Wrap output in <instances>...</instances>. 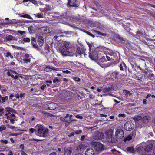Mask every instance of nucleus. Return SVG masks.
Listing matches in <instances>:
<instances>
[{
  "label": "nucleus",
  "mask_w": 155,
  "mask_h": 155,
  "mask_svg": "<svg viewBox=\"0 0 155 155\" xmlns=\"http://www.w3.org/2000/svg\"><path fill=\"white\" fill-rule=\"evenodd\" d=\"M69 43L66 42H63L61 45L60 48H58V51L63 56L68 55V53H71L69 49Z\"/></svg>",
  "instance_id": "obj_1"
},
{
  "label": "nucleus",
  "mask_w": 155,
  "mask_h": 155,
  "mask_svg": "<svg viewBox=\"0 0 155 155\" xmlns=\"http://www.w3.org/2000/svg\"><path fill=\"white\" fill-rule=\"evenodd\" d=\"M113 130L112 129L107 130L106 131V139L109 142L114 144L117 142L118 140L112 136Z\"/></svg>",
  "instance_id": "obj_2"
},
{
  "label": "nucleus",
  "mask_w": 155,
  "mask_h": 155,
  "mask_svg": "<svg viewBox=\"0 0 155 155\" xmlns=\"http://www.w3.org/2000/svg\"><path fill=\"white\" fill-rule=\"evenodd\" d=\"M36 128L37 130H36L35 134L38 136L45 137L48 133V130L47 129H45L44 127L41 125H37Z\"/></svg>",
  "instance_id": "obj_3"
},
{
  "label": "nucleus",
  "mask_w": 155,
  "mask_h": 155,
  "mask_svg": "<svg viewBox=\"0 0 155 155\" xmlns=\"http://www.w3.org/2000/svg\"><path fill=\"white\" fill-rule=\"evenodd\" d=\"M91 146H94L95 150L97 151H101L105 148V147L99 142H91Z\"/></svg>",
  "instance_id": "obj_4"
},
{
  "label": "nucleus",
  "mask_w": 155,
  "mask_h": 155,
  "mask_svg": "<svg viewBox=\"0 0 155 155\" xmlns=\"http://www.w3.org/2000/svg\"><path fill=\"white\" fill-rule=\"evenodd\" d=\"M68 2L67 6L69 7H78L79 6L80 3L78 0H68Z\"/></svg>",
  "instance_id": "obj_5"
},
{
  "label": "nucleus",
  "mask_w": 155,
  "mask_h": 155,
  "mask_svg": "<svg viewBox=\"0 0 155 155\" xmlns=\"http://www.w3.org/2000/svg\"><path fill=\"white\" fill-rule=\"evenodd\" d=\"M115 136L117 138L120 139L124 137V132L120 127L116 129Z\"/></svg>",
  "instance_id": "obj_6"
},
{
  "label": "nucleus",
  "mask_w": 155,
  "mask_h": 155,
  "mask_svg": "<svg viewBox=\"0 0 155 155\" xmlns=\"http://www.w3.org/2000/svg\"><path fill=\"white\" fill-rule=\"evenodd\" d=\"M134 124L130 121H127L124 125L125 129L127 131H131L134 128Z\"/></svg>",
  "instance_id": "obj_7"
},
{
  "label": "nucleus",
  "mask_w": 155,
  "mask_h": 155,
  "mask_svg": "<svg viewBox=\"0 0 155 155\" xmlns=\"http://www.w3.org/2000/svg\"><path fill=\"white\" fill-rule=\"evenodd\" d=\"M89 57L93 60L96 61L98 59V54L96 51H91L89 52Z\"/></svg>",
  "instance_id": "obj_8"
},
{
  "label": "nucleus",
  "mask_w": 155,
  "mask_h": 155,
  "mask_svg": "<svg viewBox=\"0 0 155 155\" xmlns=\"http://www.w3.org/2000/svg\"><path fill=\"white\" fill-rule=\"evenodd\" d=\"M104 138V135L101 132H97L96 133L94 136V138L96 140H101Z\"/></svg>",
  "instance_id": "obj_9"
},
{
  "label": "nucleus",
  "mask_w": 155,
  "mask_h": 155,
  "mask_svg": "<svg viewBox=\"0 0 155 155\" xmlns=\"http://www.w3.org/2000/svg\"><path fill=\"white\" fill-rule=\"evenodd\" d=\"M87 147V145L86 144L82 143L76 147V150L77 151L81 152Z\"/></svg>",
  "instance_id": "obj_10"
},
{
  "label": "nucleus",
  "mask_w": 155,
  "mask_h": 155,
  "mask_svg": "<svg viewBox=\"0 0 155 155\" xmlns=\"http://www.w3.org/2000/svg\"><path fill=\"white\" fill-rule=\"evenodd\" d=\"M154 145V143L153 142L150 143L149 144L146 145L144 148V150L147 152L150 151L152 150Z\"/></svg>",
  "instance_id": "obj_11"
},
{
  "label": "nucleus",
  "mask_w": 155,
  "mask_h": 155,
  "mask_svg": "<svg viewBox=\"0 0 155 155\" xmlns=\"http://www.w3.org/2000/svg\"><path fill=\"white\" fill-rule=\"evenodd\" d=\"M85 50L84 48L81 47H78L77 48L76 51L77 54L80 55H81L84 54V57H85L86 54L84 52Z\"/></svg>",
  "instance_id": "obj_12"
},
{
  "label": "nucleus",
  "mask_w": 155,
  "mask_h": 155,
  "mask_svg": "<svg viewBox=\"0 0 155 155\" xmlns=\"http://www.w3.org/2000/svg\"><path fill=\"white\" fill-rule=\"evenodd\" d=\"M57 104L54 103H48V108L51 110H53L56 108Z\"/></svg>",
  "instance_id": "obj_13"
},
{
  "label": "nucleus",
  "mask_w": 155,
  "mask_h": 155,
  "mask_svg": "<svg viewBox=\"0 0 155 155\" xmlns=\"http://www.w3.org/2000/svg\"><path fill=\"white\" fill-rule=\"evenodd\" d=\"M64 151V155H71L72 150L71 147L65 148Z\"/></svg>",
  "instance_id": "obj_14"
},
{
  "label": "nucleus",
  "mask_w": 155,
  "mask_h": 155,
  "mask_svg": "<svg viewBox=\"0 0 155 155\" xmlns=\"http://www.w3.org/2000/svg\"><path fill=\"white\" fill-rule=\"evenodd\" d=\"M94 150L91 148H88L85 152V155H94Z\"/></svg>",
  "instance_id": "obj_15"
},
{
  "label": "nucleus",
  "mask_w": 155,
  "mask_h": 155,
  "mask_svg": "<svg viewBox=\"0 0 155 155\" xmlns=\"http://www.w3.org/2000/svg\"><path fill=\"white\" fill-rule=\"evenodd\" d=\"M135 150V153H136L139 152V153H142V152L144 150L143 147L141 146H137L136 147V148Z\"/></svg>",
  "instance_id": "obj_16"
},
{
  "label": "nucleus",
  "mask_w": 155,
  "mask_h": 155,
  "mask_svg": "<svg viewBox=\"0 0 155 155\" xmlns=\"http://www.w3.org/2000/svg\"><path fill=\"white\" fill-rule=\"evenodd\" d=\"M151 119V118L149 116H146L142 119L143 122L145 123H147L149 122Z\"/></svg>",
  "instance_id": "obj_17"
},
{
  "label": "nucleus",
  "mask_w": 155,
  "mask_h": 155,
  "mask_svg": "<svg viewBox=\"0 0 155 155\" xmlns=\"http://www.w3.org/2000/svg\"><path fill=\"white\" fill-rule=\"evenodd\" d=\"M38 43L40 46H42L43 45L44 43L43 38L42 36H40L38 37Z\"/></svg>",
  "instance_id": "obj_18"
},
{
  "label": "nucleus",
  "mask_w": 155,
  "mask_h": 155,
  "mask_svg": "<svg viewBox=\"0 0 155 155\" xmlns=\"http://www.w3.org/2000/svg\"><path fill=\"white\" fill-rule=\"evenodd\" d=\"M5 40L8 41H11L13 40H15L16 39V38L12 36L11 35H9L6 38Z\"/></svg>",
  "instance_id": "obj_19"
},
{
  "label": "nucleus",
  "mask_w": 155,
  "mask_h": 155,
  "mask_svg": "<svg viewBox=\"0 0 155 155\" xmlns=\"http://www.w3.org/2000/svg\"><path fill=\"white\" fill-rule=\"evenodd\" d=\"M127 150L129 152L133 153H135V150L133 147H128L127 148Z\"/></svg>",
  "instance_id": "obj_20"
},
{
  "label": "nucleus",
  "mask_w": 155,
  "mask_h": 155,
  "mask_svg": "<svg viewBox=\"0 0 155 155\" xmlns=\"http://www.w3.org/2000/svg\"><path fill=\"white\" fill-rule=\"evenodd\" d=\"M19 15L21 17L26 18L29 19H32V18L30 16V15L27 14H25L24 15H21V14H19Z\"/></svg>",
  "instance_id": "obj_21"
},
{
  "label": "nucleus",
  "mask_w": 155,
  "mask_h": 155,
  "mask_svg": "<svg viewBox=\"0 0 155 155\" xmlns=\"http://www.w3.org/2000/svg\"><path fill=\"white\" fill-rule=\"evenodd\" d=\"M103 91L105 92H108L109 91H111L112 90V87H106L104 88L103 89Z\"/></svg>",
  "instance_id": "obj_22"
},
{
  "label": "nucleus",
  "mask_w": 155,
  "mask_h": 155,
  "mask_svg": "<svg viewBox=\"0 0 155 155\" xmlns=\"http://www.w3.org/2000/svg\"><path fill=\"white\" fill-rule=\"evenodd\" d=\"M124 92L125 94V95L127 97L130 96L132 94L129 91L127 90H124Z\"/></svg>",
  "instance_id": "obj_23"
},
{
  "label": "nucleus",
  "mask_w": 155,
  "mask_h": 155,
  "mask_svg": "<svg viewBox=\"0 0 155 155\" xmlns=\"http://www.w3.org/2000/svg\"><path fill=\"white\" fill-rule=\"evenodd\" d=\"M112 76L113 78H117V76L118 74V73L117 72H113L112 73Z\"/></svg>",
  "instance_id": "obj_24"
},
{
  "label": "nucleus",
  "mask_w": 155,
  "mask_h": 155,
  "mask_svg": "<svg viewBox=\"0 0 155 155\" xmlns=\"http://www.w3.org/2000/svg\"><path fill=\"white\" fill-rule=\"evenodd\" d=\"M68 94H67L65 95V97H64L63 98H62V99L63 101H66L68 100L70 98V97H68Z\"/></svg>",
  "instance_id": "obj_25"
},
{
  "label": "nucleus",
  "mask_w": 155,
  "mask_h": 155,
  "mask_svg": "<svg viewBox=\"0 0 155 155\" xmlns=\"http://www.w3.org/2000/svg\"><path fill=\"white\" fill-rule=\"evenodd\" d=\"M142 117L140 116H137L134 117V119L135 121H138L141 120Z\"/></svg>",
  "instance_id": "obj_26"
},
{
  "label": "nucleus",
  "mask_w": 155,
  "mask_h": 155,
  "mask_svg": "<svg viewBox=\"0 0 155 155\" xmlns=\"http://www.w3.org/2000/svg\"><path fill=\"white\" fill-rule=\"evenodd\" d=\"M50 69H53V68H50V67L49 66H48L46 67H45L44 68V70L45 71H46L48 72L50 71Z\"/></svg>",
  "instance_id": "obj_27"
},
{
  "label": "nucleus",
  "mask_w": 155,
  "mask_h": 155,
  "mask_svg": "<svg viewBox=\"0 0 155 155\" xmlns=\"http://www.w3.org/2000/svg\"><path fill=\"white\" fill-rule=\"evenodd\" d=\"M34 27L32 26H30L28 28V30L30 33H31L33 32V28Z\"/></svg>",
  "instance_id": "obj_28"
},
{
  "label": "nucleus",
  "mask_w": 155,
  "mask_h": 155,
  "mask_svg": "<svg viewBox=\"0 0 155 155\" xmlns=\"http://www.w3.org/2000/svg\"><path fill=\"white\" fill-rule=\"evenodd\" d=\"M94 32L96 33L98 35H101L102 36H105L106 35L105 34L101 33V32L99 31H98L97 30H94Z\"/></svg>",
  "instance_id": "obj_29"
},
{
  "label": "nucleus",
  "mask_w": 155,
  "mask_h": 155,
  "mask_svg": "<svg viewBox=\"0 0 155 155\" xmlns=\"http://www.w3.org/2000/svg\"><path fill=\"white\" fill-rule=\"evenodd\" d=\"M8 98V97L7 96L4 97L2 98V102L3 103L6 100H7Z\"/></svg>",
  "instance_id": "obj_30"
},
{
  "label": "nucleus",
  "mask_w": 155,
  "mask_h": 155,
  "mask_svg": "<svg viewBox=\"0 0 155 155\" xmlns=\"http://www.w3.org/2000/svg\"><path fill=\"white\" fill-rule=\"evenodd\" d=\"M13 48H15L18 50H23V48L22 47L17 46L15 45H13L12 46Z\"/></svg>",
  "instance_id": "obj_31"
},
{
  "label": "nucleus",
  "mask_w": 155,
  "mask_h": 155,
  "mask_svg": "<svg viewBox=\"0 0 155 155\" xmlns=\"http://www.w3.org/2000/svg\"><path fill=\"white\" fill-rule=\"evenodd\" d=\"M6 127L4 125H2L0 126V131L2 132L3 130H6Z\"/></svg>",
  "instance_id": "obj_32"
},
{
  "label": "nucleus",
  "mask_w": 155,
  "mask_h": 155,
  "mask_svg": "<svg viewBox=\"0 0 155 155\" xmlns=\"http://www.w3.org/2000/svg\"><path fill=\"white\" fill-rule=\"evenodd\" d=\"M6 56V57H8L10 56L11 59H13V56L12 55L11 53L9 52H7V53Z\"/></svg>",
  "instance_id": "obj_33"
},
{
  "label": "nucleus",
  "mask_w": 155,
  "mask_h": 155,
  "mask_svg": "<svg viewBox=\"0 0 155 155\" xmlns=\"http://www.w3.org/2000/svg\"><path fill=\"white\" fill-rule=\"evenodd\" d=\"M23 41L27 42H29L30 41V39L29 38H24Z\"/></svg>",
  "instance_id": "obj_34"
},
{
  "label": "nucleus",
  "mask_w": 155,
  "mask_h": 155,
  "mask_svg": "<svg viewBox=\"0 0 155 155\" xmlns=\"http://www.w3.org/2000/svg\"><path fill=\"white\" fill-rule=\"evenodd\" d=\"M19 134L20 133H10L9 134V135L10 136H16Z\"/></svg>",
  "instance_id": "obj_35"
},
{
  "label": "nucleus",
  "mask_w": 155,
  "mask_h": 155,
  "mask_svg": "<svg viewBox=\"0 0 155 155\" xmlns=\"http://www.w3.org/2000/svg\"><path fill=\"white\" fill-rule=\"evenodd\" d=\"M99 60L101 62H103L105 61V58L103 56L101 58L99 59Z\"/></svg>",
  "instance_id": "obj_36"
},
{
  "label": "nucleus",
  "mask_w": 155,
  "mask_h": 155,
  "mask_svg": "<svg viewBox=\"0 0 155 155\" xmlns=\"http://www.w3.org/2000/svg\"><path fill=\"white\" fill-rule=\"evenodd\" d=\"M41 112L43 114H44V115L47 116H49L51 114L49 113H47L45 111H42Z\"/></svg>",
  "instance_id": "obj_37"
},
{
  "label": "nucleus",
  "mask_w": 155,
  "mask_h": 155,
  "mask_svg": "<svg viewBox=\"0 0 155 155\" xmlns=\"http://www.w3.org/2000/svg\"><path fill=\"white\" fill-rule=\"evenodd\" d=\"M23 61H24V62L25 63H27L30 62V59L24 58L23 59Z\"/></svg>",
  "instance_id": "obj_38"
},
{
  "label": "nucleus",
  "mask_w": 155,
  "mask_h": 155,
  "mask_svg": "<svg viewBox=\"0 0 155 155\" xmlns=\"http://www.w3.org/2000/svg\"><path fill=\"white\" fill-rule=\"evenodd\" d=\"M76 121V120L73 119H72V118L71 120H68V121H67V122L69 124H70V123H71V122L73 121Z\"/></svg>",
  "instance_id": "obj_39"
},
{
  "label": "nucleus",
  "mask_w": 155,
  "mask_h": 155,
  "mask_svg": "<svg viewBox=\"0 0 155 155\" xmlns=\"http://www.w3.org/2000/svg\"><path fill=\"white\" fill-rule=\"evenodd\" d=\"M32 45L33 48H36L37 50H38L39 49V48L37 44H35L34 43H33Z\"/></svg>",
  "instance_id": "obj_40"
},
{
  "label": "nucleus",
  "mask_w": 155,
  "mask_h": 155,
  "mask_svg": "<svg viewBox=\"0 0 155 155\" xmlns=\"http://www.w3.org/2000/svg\"><path fill=\"white\" fill-rule=\"evenodd\" d=\"M36 16L38 17L39 18H43L44 16L42 14H37L36 15Z\"/></svg>",
  "instance_id": "obj_41"
},
{
  "label": "nucleus",
  "mask_w": 155,
  "mask_h": 155,
  "mask_svg": "<svg viewBox=\"0 0 155 155\" xmlns=\"http://www.w3.org/2000/svg\"><path fill=\"white\" fill-rule=\"evenodd\" d=\"M114 154H117V153L118 152L119 153H120V152L119 151H117L115 149H112L111 151Z\"/></svg>",
  "instance_id": "obj_42"
},
{
  "label": "nucleus",
  "mask_w": 155,
  "mask_h": 155,
  "mask_svg": "<svg viewBox=\"0 0 155 155\" xmlns=\"http://www.w3.org/2000/svg\"><path fill=\"white\" fill-rule=\"evenodd\" d=\"M11 108L9 107H7L5 108L6 112H10Z\"/></svg>",
  "instance_id": "obj_43"
},
{
  "label": "nucleus",
  "mask_w": 155,
  "mask_h": 155,
  "mask_svg": "<svg viewBox=\"0 0 155 155\" xmlns=\"http://www.w3.org/2000/svg\"><path fill=\"white\" fill-rule=\"evenodd\" d=\"M36 130L33 128H31L29 129V131L31 132V133H33L35 132V133Z\"/></svg>",
  "instance_id": "obj_44"
},
{
  "label": "nucleus",
  "mask_w": 155,
  "mask_h": 155,
  "mask_svg": "<svg viewBox=\"0 0 155 155\" xmlns=\"http://www.w3.org/2000/svg\"><path fill=\"white\" fill-rule=\"evenodd\" d=\"M60 81L58 80L57 78H54V79L53 80V82L54 83H55L56 82H59Z\"/></svg>",
  "instance_id": "obj_45"
},
{
  "label": "nucleus",
  "mask_w": 155,
  "mask_h": 155,
  "mask_svg": "<svg viewBox=\"0 0 155 155\" xmlns=\"http://www.w3.org/2000/svg\"><path fill=\"white\" fill-rule=\"evenodd\" d=\"M85 32L88 35H89L90 36L93 37H94V35L93 34H92V33H91L90 32L87 31H85Z\"/></svg>",
  "instance_id": "obj_46"
},
{
  "label": "nucleus",
  "mask_w": 155,
  "mask_h": 155,
  "mask_svg": "<svg viewBox=\"0 0 155 155\" xmlns=\"http://www.w3.org/2000/svg\"><path fill=\"white\" fill-rule=\"evenodd\" d=\"M62 72L64 73H66L68 74H70L71 73V72L70 71L68 70H63L62 71Z\"/></svg>",
  "instance_id": "obj_47"
},
{
  "label": "nucleus",
  "mask_w": 155,
  "mask_h": 155,
  "mask_svg": "<svg viewBox=\"0 0 155 155\" xmlns=\"http://www.w3.org/2000/svg\"><path fill=\"white\" fill-rule=\"evenodd\" d=\"M60 120L63 122H67L68 120L65 119L64 117H61L60 118Z\"/></svg>",
  "instance_id": "obj_48"
},
{
  "label": "nucleus",
  "mask_w": 155,
  "mask_h": 155,
  "mask_svg": "<svg viewBox=\"0 0 155 155\" xmlns=\"http://www.w3.org/2000/svg\"><path fill=\"white\" fill-rule=\"evenodd\" d=\"M18 32L21 35H23L24 34H25L26 33V32L25 31H18Z\"/></svg>",
  "instance_id": "obj_49"
},
{
  "label": "nucleus",
  "mask_w": 155,
  "mask_h": 155,
  "mask_svg": "<svg viewBox=\"0 0 155 155\" xmlns=\"http://www.w3.org/2000/svg\"><path fill=\"white\" fill-rule=\"evenodd\" d=\"M67 14L66 13H62L61 15L60 16L62 18H65Z\"/></svg>",
  "instance_id": "obj_50"
},
{
  "label": "nucleus",
  "mask_w": 155,
  "mask_h": 155,
  "mask_svg": "<svg viewBox=\"0 0 155 155\" xmlns=\"http://www.w3.org/2000/svg\"><path fill=\"white\" fill-rule=\"evenodd\" d=\"M1 142L4 144H7L8 143V141L7 140H1Z\"/></svg>",
  "instance_id": "obj_51"
},
{
  "label": "nucleus",
  "mask_w": 155,
  "mask_h": 155,
  "mask_svg": "<svg viewBox=\"0 0 155 155\" xmlns=\"http://www.w3.org/2000/svg\"><path fill=\"white\" fill-rule=\"evenodd\" d=\"M73 79L75 81H78V82L80 81V79L78 78L74 77V78H73Z\"/></svg>",
  "instance_id": "obj_52"
},
{
  "label": "nucleus",
  "mask_w": 155,
  "mask_h": 155,
  "mask_svg": "<svg viewBox=\"0 0 155 155\" xmlns=\"http://www.w3.org/2000/svg\"><path fill=\"white\" fill-rule=\"evenodd\" d=\"M30 2L35 5L37 4V2L35 0H31Z\"/></svg>",
  "instance_id": "obj_53"
},
{
  "label": "nucleus",
  "mask_w": 155,
  "mask_h": 155,
  "mask_svg": "<svg viewBox=\"0 0 155 155\" xmlns=\"http://www.w3.org/2000/svg\"><path fill=\"white\" fill-rule=\"evenodd\" d=\"M82 132V131L81 130H78L76 131L75 132V133L76 134H80Z\"/></svg>",
  "instance_id": "obj_54"
},
{
  "label": "nucleus",
  "mask_w": 155,
  "mask_h": 155,
  "mask_svg": "<svg viewBox=\"0 0 155 155\" xmlns=\"http://www.w3.org/2000/svg\"><path fill=\"white\" fill-rule=\"evenodd\" d=\"M75 117L77 118H78L80 119H82L83 118V117L81 116H80L79 115H76L75 116Z\"/></svg>",
  "instance_id": "obj_55"
},
{
  "label": "nucleus",
  "mask_w": 155,
  "mask_h": 155,
  "mask_svg": "<svg viewBox=\"0 0 155 155\" xmlns=\"http://www.w3.org/2000/svg\"><path fill=\"white\" fill-rule=\"evenodd\" d=\"M7 127L8 128H10L12 129H14L15 128V127L12 126H11L9 124H8L7 125Z\"/></svg>",
  "instance_id": "obj_56"
},
{
  "label": "nucleus",
  "mask_w": 155,
  "mask_h": 155,
  "mask_svg": "<svg viewBox=\"0 0 155 155\" xmlns=\"http://www.w3.org/2000/svg\"><path fill=\"white\" fill-rule=\"evenodd\" d=\"M36 41V40L35 38H31V43L33 44V42H35Z\"/></svg>",
  "instance_id": "obj_57"
},
{
  "label": "nucleus",
  "mask_w": 155,
  "mask_h": 155,
  "mask_svg": "<svg viewBox=\"0 0 155 155\" xmlns=\"http://www.w3.org/2000/svg\"><path fill=\"white\" fill-rule=\"evenodd\" d=\"M46 85L45 84H44L41 86L40 88L42 90H44L45 88L46 87Z\"/></svg>",
  "instance_id": "obj_58"
},
{
  "label": "nucleus",
  "mask_w": 155,
  "mask_h": 155,
  "mask_svg": "<svg viewBox=\"0 0 155 155\" xmlns=\"http://www.w3.org/2000/svg\"><path fill=\"white\" fill-rule=\"evenodd\" d=\"M32 140L33 141H42L43 140H39V139H34V138L32 139Z\"/></svg>",
  "instance_id": "obj_59"
},
{
  "label": "nucleus",
  "mask_w": 155,
  "mask_h": 155,
  "mask_svg": "<svg viewBox=\"0 0 155 155\" xmlns=\"http://www.w3.org/2000/svg\"><path fill=\"white\" fill-rule=\"evenodd\" d=\"M118 116L119 117H125V114H119Z\"/></svg>",
  "instance_id": "obj_60"
},
{
  "label": "nucleus",
  "mask_w": 155,
  "mask_h": 155,
  "mask_svg": "<svg viewBox=\"0 0 155 155\" xmlns=\"http://www.w3.org/2000/svg\"><path fill=\"white\" fill-rule=\"evenodd\" d=\"M20 148H22V150H24V144H21L20 146Z\"/></svg>",
  "instance_id": "obj_61"
},
{
  "label": "nucleus",
  "mask_w": 155,
  "mask_h": 155,
  "mask_svg": "<svg viewBox=\"0 0 155 155\" xmlns=\"http://www.w3.org/2000/svg\"><path fill=\"white\" fill-rule=\"evenodd\" d=\"M10 122L12 124H14L15 122V120L14 119H10Z\"/></svg>",
  "instance_id": "obj_62"
},
{
  "label": "nucleus",
  "mask_w": 155,
  "mask_h": 155,
  "mask_svg": "<svg viewBox=\"0 0 155 155\" xmlns=\"http://www.w3.org/2000/svg\"><path fill=\"white\" fill-rule=\"evenodd\" d=\"M21 153L22 155H27L24 151H22L21 152Z\"/></svg>",
  "instance_id": "obj_63"
},
{
  "label": "nucleus",
  "mask_w": 155,
  "mask_h": 155,
  "mask_svg": "<svg viewBox=\"0 0 155 155\" xmlns=\"http://www.w3.org/2000/svg\"><path fill=\"white\" fill-rule=\"evenodd\" d=\"M151 15L153 17L155 18V14L153 13H150Z\"/></svg>",
  "instance_id": "obj_64"
}]
</instances>
